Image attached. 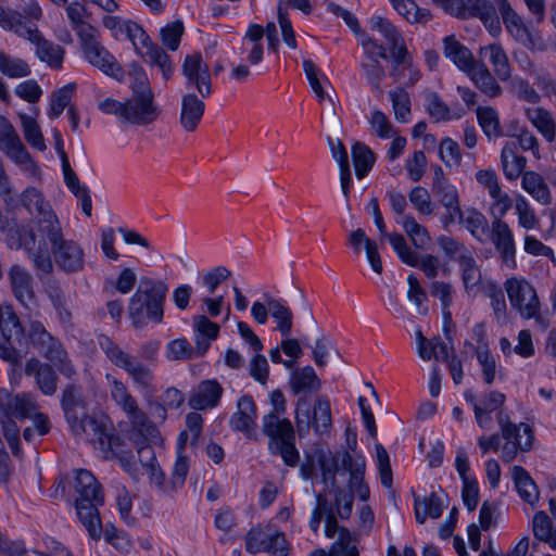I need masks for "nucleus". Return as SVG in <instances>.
<instances>
[{"instance_id":"obj_41","label":"nucleus","mask_w":556,"mask_h":556,"mask_svg":"<svg viewBox=\"0 0 556 556\" xmlns=\"http://www.w3.org/2000/svg\"><path fill=\"white\" fill-rule=\"evenodd\" d=\"M193 327L198 332V337L195 339L198 352L197 355H203L211 340H215L219 333V326L216 323L211 321L206 316L199 315L193 318Z\"/></svg>"},{"instance_id":"obj_43","label":"nucleus","mask_w":556,"mask_h":556,"mask_svg":"<svg viewBox=\"0 0 556 556\" xmlns=\"http://www.w3.org/2000/svg\"><path fill=\"white\" fill-rule=\"evenodd\" d=\"M187 443V432H180L177 442V457L172 471V489L174 493L184 486L188 471H189V459L184 454L185 446Z\"/></svg>"},{"instance_id":"obj_8","label":"nucleus","mask_w":556,"mask_h":556,"mask_svg":"<svg viewBox=\"0 0 556 556\" xmlns=\"http://www.w3.org/2000/svg\"><path fill=\"white\" fill-rule=\"evenodd\" d=\"M263 432L269 438L270 453L281 456L287 466L295 467L300 454L295 446V433L291 421L283 416L266 414L263 417Z\"/></svg>"},{"instance_id":"obj_32","label":"nucleus","mask_w":556,"mask_h":556,"mask_svg":"<svg viewBox=\"0 0 556 556\" xmlns=\"http://www.w3.org/2000/svg\"><path fill=\"white\" fill-rule=\"evenodd\" d=\"M521 188L541 205L552 203V193L548 185L542 175L534 170H528L522 174Z\"/></svg>"},{"instance_id":"obj_33","label":"nucleus","mask_w":556,"mask_h":556,"mask_svg":"<svg viewBox=\"0 0 556 556\" xmlns=\"http://www.w3.org/2000/svg\"><path fill=\"white\" fill-rule=\"evenodd\" d=\"M480 56H488L495 76L506 81L511 78V67L507 53L498 42H493L480 48Z\"/></svg>"},{"instance_id":"obj_31","label":"nucleus","mask_w":556,"mask_h":556,"mask_svg":"<svg viewBox=\"0 0 556 556\" xmlns=\"http://www.w3.org/2000/svg\"><path fill=\"white\" fill-rule=\"evenodd\" d=\"M263 37L264 30L258 24L250 25L243 37L241 53L245 55V61L251 65H256L263 60Z\"/></svg>"},{"instance_id":"obj_25","label":"nucleus","mask_w":556,"mask_h":556,"mask_svg":"<svg viewBox=\"0 0 556 556\" xmlns=\"http://www.w3.org/2000/svg\"><path fill=\"white\" fill-rule=\"evenodd\" d=\"M502 14L507 31L515 40L529 49H533L534 39L521 17L511 9L507 0H495Z\"/></svg>"},{"instance_id":"obj_39","label":"nucleus","mask_w":556,"mask_h":556,"mask_svg":"<svg viewBox=\"0 0 556 556\" xmlns=\"http://www.w3.org/2000/svg\"><path fill=\"white\" fill-rule=\"evenodd\" d=\"M2 151L9 159H11L17 166H20L23 172L31 176H37L39 168L33 161L30 154L27 152L20 136L7 147H4Z\"/></svg>"},{"instance_id":"obj_12","label":"nucleus","mask_w":556,"mask_h":556,"mask_svg":"<svg viewBox=\"0 0 556 556\" xmlns=\"http://www.w3.org/2000/svg\"><path fill=\"white\" fill-rule=\"evenodd\" d=\"M99 30L93 26H85L79 31L85 59L105 75L121 79L123 70L115 58L100 42Z\"/></svg>"},{"instance_id":"obj_21","label":"nucleus","mask_w":556,"mask_h":556,"mask_svg":"<svg viewBox=\"0 0 556 556\" xmlns=\"http://www.w3.org/2000/svg\"><path fill=\"white\" fill-rule=\"evenodd\" d=\"M7 275L14 298L26 308L34 306V278L29 270L20 264H13Z\"/></svg>"},{"instance_id":"obj_36","label":"nucleus","mask_w":556,"mask_h":556,"mask_svg":"<svg viewBox=\"0 0 556 556\" xmlns=\"http://www.w3.org/2000/svg\"><path fill=\"white\" fill-rule=\"evenodd\" d=\"M290 387L294 394H307L320 389V380L312 366H304L292 371Z\"/></svg>"},{"instance_id":"obj_56","label":"nucleus","mask_w":556,"mask_h":556,"mask_svg":"<svg viewBox=\"0 0 556 556\" xmlns=\"http://www.w3.org/2000/svg\"><path fill=\"white\" fill-rule=\"evenodd\" d=\"M395 119L400 123H407L410 117V99L403 87H397L389 92Z\"/></svg>"},{"instance_id":"obj_45","label":"nucleus","mask_w":556,"mask_h":556,"mask_svg":"<svg viewBox=\"0 0 556 556\" xmlns=\"http://www.w3.org/2000/svg\"><path fill=\"white\" fill-rule=\"evenodd\" d=\"M442 515L441 498L431 493L428 497L415 501V517L419 523H424L428 517L438 519Z\"/></svg>"},{"instance_id":"obj_50","label":"nucleus","mask_w":556,"mask_h":556,"mask_svg":"<svg viewBox=\"0 0 556 556\" xmlns=\"http://www.w3.org/2000/svg\"><path fill=\"white\" fill-rule=\"evenodd\" d=\"M491 203L489 206V214L492 220H504L507 213L514 207L515 198L513 199L502 188L490 194Z\"/></svg>"},{"instance_id":"obj_29","label":"nucleus","mask_w":556,"mask_h":556,"mask_svg":"<svg viewBox=\"0 0 556 556\" xmlns=\"http://www.w3.org/2000/svg\"><path fill=\"white\" fill-rule=\"evenodd\" d=\"M62 408L68 425H77V419L85 417L87 414V407L81 388L70 384L64 389L62 395Z\"/></svg>"},{"instance_id":"obj_37","label":"nucleus","mask_w":556,"mask_h":556,"mask_svg":"<svg viewBox=\"0 0 556 556\" xmlns=\"http://www.w3.org/2000/svg\"><path fill=\"white\" fill-rule=\"evenodd\" d=\"M466 73L476 87L488 97L495 98L502 93V87L484 64L475 63Z\"/></svg>"},{"instance_id":"obj_28","label":"nucleus","mask_w":556,"mask_h":556,"mask_svg":"<svg viewBox=\"0 0 556 556\" xmlns=\"http://www.w3.org/2000/svg\"><path fill=\"white\" fill-rule=\"evenodd\" d=\"M501 166L507 180L514 181L525 173L527 159L517 153L516 141H506L501 152Z\"/></svg>"},{"instance_id":"obj_47","label":"nucleus","mask_w":556,"mask_h":556,"mask_svg":"<svg viewBox=\"0 0 556 556\" xmlns=\"http://www.w3.org/2000/svg\"><path fill=\"white\" fill-rule=\"evenodd\" d=\"M185 401V396L181 391L170 387L167 388L161 395V402L151 403L153 413L161 419H166V409H177L181 406Z\"/></svg>"},{"instance_id":"obj_61","label":"nucleus","mask_w":556,"mask_h":556,"mask_svg":"<svg viewBox=\"0 0 556 556\" xmlns=\"http://www.w3.org/2000/svg\"><path fill=\"white\" fill-rule=\"evenodd\" d=\"M475 10L490 34L497 36L501 31V24L494 7L488 1L478 0Z\"/></svg>"},{"instance_id":"obj_2","label":"nucleus","mask_w":556,"mask_h":556,"mask_svg":"<svg viewBox=\"0 0 556 556\" xmlns=\"http://www.w3.org/2000/svg\"><path fill=\"white\" fill-rule=\"evenodd\" d=\"M102 23L115 39L131 41L136 52L147 63L160 67L163 77L166 80L169 79L173 73L169 56L161 47L152 43L150 37L140 25L113 15L104 16Z\"/></svg>"},{"instance_id":"obj_6","label":"nucleus","mask_w":556,"mask_h":556,"mask_svg":"<svg viewBox=\"0 0 556 556\" xmlns=\"http://www.w3.org/2000/svg\"><path fill=\"white\" fill-rule=\"evenodd\" d=\"M98 343L106 358L115 367L124 370L140 392L153 394L156 391L155 375L151 367L143 364L136 355L122 349L106 336H100Z\"/></svg>"},{"instance_id":"obj_34","label":"nucleus","mask_w":556,"mask_h":556,"mask_svg":"<svg viewBox=\"0 0 556 556\" xmlns=\"http://www.w3.org/2000/svg\"><path fill=\"white\" fill-rule=\"evenodd\" d=\"M263 298L267 301L269 313L277 323L276 329L283 338L289 337L293 325L292 311L283 300L275 299L268 293H264Z\"/></svg>"},{"instance_id":"obj_51","label":"nucleus","mask_w":556,"mask_h":556,"mask_svg":"<svg viewBox=\"0 0 556 556\" xmlns=\"http://www.w3.org/2000/svg\"><path fill=\"white\" fill-rule=\"evenodd\" d=\"M478 123L488 138H497L502 136L500 117L495 109L491 106H480L477 109Z\"/></svg>"},{"instance_id":"obj_26","label":"nucleus","mask_w":556,"mask_h":556,"mask_svg":"<svg viewBox=\"0 0 556 556\" xmlns=\"http://www.w3.org/2000/svg\"><path fill=\"white\" fill-rule=\"evenodd\" d=\"M224 389L215 379L201 381L189 396L188 404L197 410L214 408L218 405Z\"/></svg>"},{"instance_id":"obj_59","label":"nucleus","mask_w":556,"mask_h":556,"mask_svg":"<svg viewBox=\"0 0 556 556\" xmlns=\"http://www.w3.org/2000/svg\"><path fill=\"white\" fill-rule=\"evenodd\" d=\"M456 220L476 238H480L488 228L486 217L476 208L467 210L465 213L462 211V217H457Z\"/></svg>"},{"instance_id":"obj_38","label":"nucleus","mask_w":556,"mask_h":556,"mask_svg":"<svg viewBox=\"0 0 556 556\" xmlns=\"http://www.w3.org/2000/svg\"><path fill=\"white\" fill-rule=\"evenodd\" d=\"M525 115L547 142H554L556 124L549 111L542 106L527 108L525 109Z\"/></svg>"},{"instance_id":"obj_24","label":"nucleus","mask_w":556,"mask_h":556,"mask_svg":"<svg viewBox=\"0 0 556 556\" xmlns=\"http://www.w3.org/2000/svg\"><path fill=\"white\" fill-rule=\"evenodd\" d=\"M497 421L501 429V435L505 441H513L521 451H529L533 442V432L528 424H514L509 416L500 410L497 413Z\"/></svg>"},{"instance_id":"obj_22","label":"nucleus","mask_w":556,"mask_h":556,"mask_svg":"<svg viewBox=\"0 0 556 556\" xmlns=\"http://www.w3.org/2000/svg\"><path fill=\"white\" fill-rule=\"evenodd\" d=\"M257 419L256 404L251 395H242L237 402V409L231 415L229 424L235 431L243 432L248 438L255 433Z\"/></svg>"},{"instance_id":"obj_5","label":"nucleus","mask_w":556,"mask_h":556,"mask_svg":"<svg viewBox=\"0 0 556 556\" xmlns=\"http://www.w3.org/2000/svg\"><path fill=\"white\" fill-rule=\"evenodd\" d=\"M131 98L126 100L125 122L137 126H148L157 119L160 111L149 79L139 65L130 71Z\"/></svg>"},{"instance_id":"obj_57","label":"nucleus","mask_w":556,"mask_h":556,"mask_svg":"<svg viewBox=\"0 0 556 556\" xmlns=\"http://www.w3.org/2000/svg\"><path fill=\"white\" fill-rule=\"evenodd\" d=\"M20 119L26 141L39 151L46 150V143L36 119L25 113L20 114Z\"/></svg>"},{"instance_id":"obj_48","label":"nucleus","mask_w":556,"mask_h":556,"mask_svg":"<svg viewBox=\"0 0 556 556\" xmlns=\"http://www.w3.org/2000/svg\"><path fill=\"white\" fill-rule=\"evenodd\" d=\"M369 26L371 30L378 31L384 38L389 48L404 40L399 29L388 18L381 15H372L369 18Z\"/></svg>"},{"instance_id":"obj_46","label":"nucleus","mask_w":556,"mask_h":556,"mask_svg":"<svg viewBox=\"0 0 556 556\" xmlns=\"http://www.w3.org/2000/svg\"><path fill=\"white\" fill-rule=\"evenodd\" d=\"M458 264L465 290L471 293L481 282V271L471 254L462 255Z\"/></svg>"},{"instance_id":"obj_42","label":"nucleus","mask_w":556,"mask_h":556,"mask_svg":"<svg viewBox=\"0 0 556 556\" xmlns=\"http://www.w3.org/2000/svg\"><path fill=\"white\" fill-rule=\"evenodd\" d=\"M513 479L520 497L533 507L539 501V490L535 482L520 466H514Z\"/></svg>"},{"instance_id":"obj_54","label":"nucleus","mask_w":556,"mask_h":556,"mask_svg":"<svg viewBox=\"0 0 556 556\" xmlns=\"http://www.w3.org/2000/svg\"><path fill=\"white\" fill-rule=\"evenodd\" d=\"M0 72L11 78H21L30 74V66L20 58H15L0 50Z\"/></svg>"},{"instance_id":"obj_13","label":"nucleus","mask_w":556,"mask_h":556,"mask_svg":"<svg viewBox=\"0 0 556 556\" xmlns=\"http://www.w3.org/2000/svg\"><path fill=\"white\" fill-rule=\"evenodd\" d=\"M509 303L525 319H535L543 325L541 304L534 287L525 278L511 277L504 282Z\"/></svg>"},{"instance_id":"obj_64","label":"nucleus","mask_w":556,"mask_h":556,"mask_svg":"<svg viewBox=\"0 0 556 556\" xmlns=\"http://www.w3.org/2000/svg\"><path fill=\"white\" fill-rule=\"evenodd\" d=\"M0 330L4 339H20L23 334V327L16 314L5 311L0 314Z\"/></svg>"},{"instance_id":"obj_30","label":"nucleus","mask_w":556,"mask_h":556,"mask_svg":"<svg viewBox=\"0 0 556 556\" xmlns=\"http://www.w3.org/2000/svg\"><path fill=\"white\" fill-rule=\"evenodd\" d=\"M25 374L34 376L40 391L46 395H52L56 391L58 377L48 364L39 362L37 358H30L25 366Z\"/></svg>"},{"instance_id":"obj_10","label":"nucleus","mask_w":556,"mask_h":556,"mask_svg":"<svg viewBox=\"0 0 556 556\" xmlns=\"http://www.w3.org/2000/svg\"><path fill=\"white\" fill-rule=\"evenodd\" d=\"M22 203L28 210L30 214H34L36 217L35 226L30 229H17L12 232L7 241L12 237L17 239L20 233L25 235L29 231L34 230L36 232V240L43 237L48 233V230L52 229V227H60V220L55 213L53 212L50 203L45 199L42 193L34 188L28 187L22 193Z\"/></svg>"},{"instance_id":"obj_27","label":"nucleus","mask_w":556,"mask_h":556,"mask_svg":"<svg viewBox=\"0 0 556 556\" xmlns=\"http://www.w3.org/2000/svg\"><path fill=\"white\" fill-rule=\"evenodd\" d=\"M204 110V102L195 93L189 92L182 96L179 118L181 127L186 131H194L203 117Z\"/></svg>"},{"instance_id":"obj_9","label":"nucleus","mask_w":556,"mask_h":556,"mask_svg":"<svg viewBox=\"0 0 556 556\" xmlns=\"http://www.w3.org/2000/svg\"><path fill=\"white\" fill-rule=\"evenodd\" d=\"M76 424L68 425L76 437H85L94 448L102 452L104 458L115 455L117 437L114 434V427L108 416L87 413L85 417L77 419Z\"/></svg>"},{"instance_id":"obj_16","label":"nucleus","mask_w":556,"mask_h":556,"mask_svg":"<svg viewBox=\"0 0 556 556\" xmlns=\"http://www.w3.org/2000/svg\"><path fill=\"white\" fill-rule=\"evenodd\" d=\"M245 549L251 554L267 553L269 556H289L290 544L283 532L266 526L253 528L245 535Z\"/></svg>"},{"instance_id":"obj_23","label":"nucleus","mask_w":556,"mask_h":556,"mask_svg":"<svg viewBox=\"0 0 556 556\" xmlns=\"http://www.w3.org/2000/svg\"><path fill=\"white\" fill-rule=\"evenodd\" d=\"M37 405L30 394H12L7 390H0V413L15 419H27L33 417Z\"/></svg>"},{"instance_id":"obj_19","label":"nucleus","mask_w":556,"mask_h":556,"mask_svg":"<svg viewBox=\"0 0 556 556\" xmlns=\"http://www.w3.org/2000/svg\"><path fill=\"white\" fill-rule=\"evenodd\" d=\"M490 240L502 261L510 268L516 267V241L511 227L505 220H492Z\"/></svg>"},{"instance_id":"obj_7","label":"nucleus","mask_w":556,"mask_h":556,"mask_svg":"<svg viewBox=\"0 0 556 556\" xmlns=\"http://www.w3.org/2000/svg\"><path fill=\"white\" fill-rule=\"evenodd\" d=\"M365 470L366 462L363 455L344 451L332 457L331 465L321 463V480L327 488L336 490L339 488L336 475L348 473L349 488L365 502L370 494L368 485L364 482Z\"/></svg>"},{"instance_id":"obj_15","label":"nucleus","mask_w":556,"mask_h":556,"mask_svg":"<svg viewBox=\"0 0 556 556\" xmlns=\"http://www.w3.org/2000/svg\"><path fill=\"white\" fill-rule=\"evenodd\" d=\"M111 400L127 416L131 426L139 431L150 427L147 414L139 407L127 384L111 374L105 375Z\"/></svg>"},{"instance_id":"obj_49","label":"nucleus","mask_w":556,"mask_h":556,"mask_svg":"<svg viewBox=\"0 0 556 556\" xmlns=\"http://www.w3.org/2000/svg\"><path fill=\"white\" fill-rule=\"evenodd\" d=\"M394 10L409 23H426L430 20V12L420 9L414 0H389Z\"/></svg>"},{"instance_id":"obj_53","label":"nucleus","mask_w":556,"mask_h":556,"mask_svg":"<svg viewBox=\"0 0 556 556\" xmlns=\"http://www.w3.org/2000/svg\"><path fill=\"white\" fill-rule=\"evenodd\" d=\"M314 553H323L325 556H359L350 531L344 528L340 531L338 540L331 545L329 552L319 548L315 549Z\"/></svg>"},{"instance_id":"obj_44","label":"nucleus","mask_w":556,"mask_h":556,"mask_svg":"<svg viewBox=\"0 0 556 556\" xmlns=\"http://www.w3.org/2000/svg\"><path fill=\"white\" fill-rule=\"evenodd\" d=\"M399 223L417 249L427 248L431 241V237L426 227L420 225L413 215L401 217Z\"/></svg>"},{"instance_id":"obj_60","label":"nucleus","mask_w":556,"mask_h":556,"mask_svg":"<svg viewBox=\"0 0 556 556\" xmlns=\"http://www.w3.org/2000/svg\"><path fill=\"white\" fill-rule=\"evenodd\" d=\"M408 199L413 207L420 215L429 216L434 213L435 205L432 202L431 195L426 188L421 186H416L412 188L410 191L408 192Z\"/></svg>"},{"instance_id":"obj_20","label":"nucleus","mask_w":556,"mask_h":556,"mask_svg":"<svg viewBox=\"0 0 556 556\" xmlns=\"http://www.w3.org/2000/svg\"><path fill=\"white\" fill-rule=\"evenodd\" d=\"M432 191L440 204L445 208L441 223L443 228L446 229L456 222L457 217H462L458 191L446 179L434 181Z\"/></svg>"},{"instance_id":"obj_3","label":"nucleus","mask_w":556,"mask_h":556,"mask_svg":"<svg viewBox=\"0 0 556 556\" xmlns=\"http://www.w3.org/2000/svg\"><path fill=\"white\" fill-rule=\"evenodd\" d=\"M73 485L77 495L75 498L77 516L89 536L92 540H99L102 533L99 507L104 504L101 485L86 469L75 470Z\"/></svg>"},{"instance_id":"obj_55","label":"nucleus","mask_w":556,"mask_h":556,"mask_svg":"<svg viewBox=\"0 0 556 556\" xmlns=\"http://www.w3.org/2000/svg\"><path fill=\"white\" fill-rule=\"evenodd\" d=\"M381 236L389 239L391 247L403 263L409 266H418L419 255L407 245L405 238L401 233H388L386 231Z\"/></svg>"},{"instance_id":"obj_35","label":"nucleus","mask_w":556,"mask_h":556,"mask_svg":"<svg viewBox=\"0 0 556 556\" xmlns=\"http://www.w3.org/2000/svg\"><path fill=\"white\" fill-rule=\"evenodd\" d=\"M443 52L463 72L470 71L476 63L472 53L462 45L454 36H447L443 40Z\"/></svg>"},{"instance_id":"obj_58","label":"nucleus","mask_w":556,"mask_h":556,"mask_svg":"<svg viewBox=\"0 0 556 556\" xmlns=\"http://www.w3.org/2000/svg\"><path fill=\"white\" fill-rule=\"evenodd\" d=\"M75 90L74 84H67L55 90L51 94L48 116L52 119L58 118L70 104Z\"/></svg>"},{"instance_id":"obj_1","label":"nucleus","mask_w":556,"mask_h":556,"mask_svg":"<svg viewBox=\"0 0 556 556\" xmlns=\"http://www.w3.org/2000/svg\"><path fill=\"white\" fill-rule=\"evenodd\" d=\"M8 247L12 250L23 249L31 262L37 275H49L53 270V261L56 266L66 274L84 270L86 255L83 247L73 239L64 237L62 227H54L48 233L36 240L34 230L28 233L13 237L8 240Z\"/></svg>"},{"instance_id":"obj_63","label":"nucleus","mask_w":556,"mask_h":556,"mask_svg":"<svg viewBox=\"0 0 556 556\" xmlns=\"http://www.w3.org/2000/svg\"><path fill=\"white\" fill-rule=\"evenodd\" d=\"M477 359L482 369V377L485 383L491 384L496 375V362L486 345H478Z\"/></svg>"},{"instance_id":"obj_14","label":"nucleus","mask_w":556,"mask_h":556,"mask_svg":"<svg viewBox=\"0 0 556 556\" xmlns=\"http://www.w3.org/2000/svg\"><path fill=\"white\" fill-rule=\"evenodd\" d=\"M295 422L300 437H304L309 431L311 425L319 434L328 432L331 427L330 402L324 396H317L311 418L307 400L300 397L296 403Z\"/></svg>"},{"instance_id":"obj_18","label":"nucleus","mask_w":556,"mask_h":556,"mask_svg":"<svg viewBox=\"0 0 556 556\" xmlns=\"http://www.w3.org/2000/svg\"><path fill=\"white\" fill-rule=\"evenodd\" d=\"M24 39L28 40L35 48L37 58L53 70H61L65 56V50L58 43L48 40L36 25H31L24 33Z\"/></svg>"},{"instance_id":"obj_52","label":"nucleus","mask_w":556,"mask_h":556,"mask_svg":"<svg viewBox=\"0 0 556 556\" xmlns=\"http://www.w3.org/2000/svg\"><path fill=\"white\" fill-rule=\"evenodd\" d=\"M352 156L356 176L358 179H363L374 166V153L364 143L356 142L352 148Z\"/></svg>"},{"instance_id":"obj_11","label":"nucleus","mask_w":556,"mask_h":556,"mask_svg":"<svg viewBox=\"0 0 556 556\" xmlns=\"http://www.w3.org/2000/svg\"><path fill=\"white\" fill-rule=\"evenodd\" d=\"M28 337L39 353L52 362L63 375L70 378L75 374V368L70 362L63 344L51 336L40 321L30 323Z\"/></svg>"},{"instance_id":"obj_4","label":"nucleus","mask_w":556,"mask_h":556,"mask_svg":"<svg viewBox=\"0 0 556 556\" xmlns=\"http://www.w3.org/2000/svg\"><path fill=\"white\" fill-rule=\"evenodd\" d=\"M167 292L168 285L165 280L150 277L140 279L139 288L128 303V315L136 328L143 327L148 320L162 323Z\"/></svg>"},{"instance_id":"obj_62","label":"nucleus","mask_w":556,"mask_h":556,"mask_svg":"<svg viewBox=\"0 0 556 556\" xmlns=\"http://www.w3.org/2000/svg\"><path fill=\"white\" fill-rule=\"evenodd\" d=\"M485 293L491 300V306L496 321L504 324L507 317V305L503 290L497 285L490 282L485 286Z\"/></svg>"},{"instance_id":"obj_40","label":"nucleus","mask_w":556,"mask_h":556,"mask_svg":"<svg viewBox=\"0 0 556 556\" xmlns=\"http://www.w3.org/2000/svg\"><path fill=\"white\" fill-rule=\"evenodd\" d=\"M515 214L518 227L527 232L540 229L541 220L530 202L521 193L515 194Z\"/></svg>"},{"instance_id":"obj_17","label":"nucleus","mask_w":556,"mask_h":556,"mask_svg":"<svg viewBox=\"0 0 556 556\" xmlns=\"http://www.w3.org/2000/svg\"><path fill=\"white\" fill-rule=\"evenodd\" d=\"M182 74L188 89L197 90L202 98L211 96L212 81L210 70L200 53L189 54L185 58Z\"/></svg>"}]
</instances>
